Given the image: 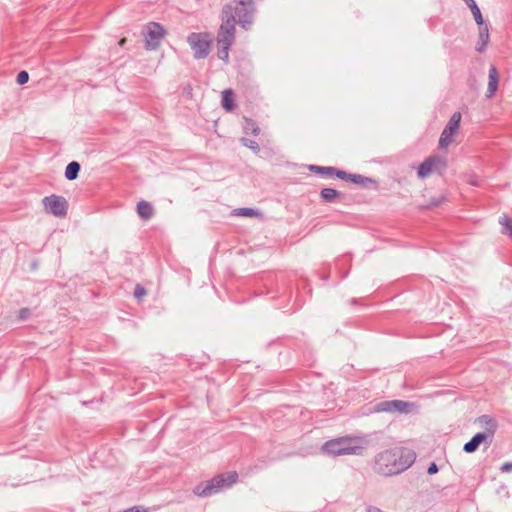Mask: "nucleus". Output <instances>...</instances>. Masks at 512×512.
<instances>
[{
    "mask_svg": "<svg viewBox=\"0 0 512 512\" xmlns=\"http://www.w3.org/2000/svg\"><path fill=\"white\" fill-rule=\"evenodd\" d=\"M416 459L414 451L407 448H392L378 453L374 458L373 470L383 476H392L408 469Z\"/></svg>",
    "mask_w": 512,
    "mask_h": 512,
    "instance_id": "1",
    "label": "nucleus"
},
{
    "mask_svg": "<svg viewBox=\"0 0 512 512\" xmlns=\"http://www.w3.org/2000/svg\"><path fill=\"white\" fill-rule=\"evenodd\" d=\"M238 474L236 472H229L227 477L224 475H217L208 480L205 484L197 485L194 488V494L199 497H210L222 489L229 488L236 482Z\"/></svg>",
    "mask_w": 512,
    "mask_h": 512,
    "instance_id": "2",
    "label": "nucleus"
},
{
    "mask_svg": "<svg viewBox=\"0 0 512 512\" xmlns=\"http://www.w3.org/2000/svg\"><path fill=\"white\" fill-rule=\"evenodd\" d=\"M362 447L357 445L356 441L350 437H340L324 443L322 450L333 456L339 455H359Z\"/></svg>",
    "mask_w": 512,
    "mask_h": 512,
    "instance_id": "3",
    "label": "nucleus"
},
{
    "mask_svg": "<svg viewBox=\"0 0 512 512\" xmlns=\"http://www.w3.org/2000/svg\"><path fill=\"white\" fill-rule=\"evenodd\" d=\"M372 411L389 414H412L417 412V405L414 402L405 400H385L377 402L373 406Z\"/></svg>",
    "mask_w": 512,
    "mask_h": 512,
    "instance_id": "4",
    "label": "nucleus"
},
{
    "mask_svg": "<svg viewBox=\"0 0 512 512\" xmlns=\"http://www.w3.org/2000/svg\"><path fill=\"white\" fill-rule=\"evenodd\" d=\"M212 41L211 35L206 32H192L187 37L196 60L204 59L209 55Z\"/></svg>",
    "mask_w": 512,
    "mask_h": 512,
    "instance_id": "5",
    "label": "nucleus"
},
{
    "mask_svg": "<svg viewBox=\"0 0 512 512\" xmlns=\"http://www.w3.org/2000/svg\"><path fill=\"white\" fill-rule=\"evenodd\" d=\"M234 4L232 6V13L237 23L245 30L250 29L255 11L253 0H234Z\"/></svg>",
    "mask_w": 512,
    "mask_h": 512,
    "instance_id": "6",
    "label": "nucleus"
},
{
    "mask_svg": "<svg viewBox=\"0 0 512 512\" xmlns=\"http://www.w3.org/2000/svg\"><path fill=\"white\" fill-rule=\"evenodd\" d=\"M447 170L446 160L438 155H432L426 158L418 167L417 175L424 179L432 173L444 175Z\"/></svg>",
    "mask_w": 512,
    "mask_h": 512,
    "instance_id": "7",
    "label": "nucleus"
},
{
    "mask_svg": "<svg viewBox=\"0 0 512 512\" xmlns=\"http://www.w3.org/2000/svg\"><path fill=\"white\" fill-rule=\"evenodd\" d=\"M45 210L56 216L64 217L67 214L68 204L64 197L58 195L46 196L42 200Z\"/></svg>",
    "mask_w": 512,
    "mask_h": 512,
    "instance_id": "8",
    "label": "nucleus"
},
{
    "mask_svg": "<svg viewBox=\"0 0 512 512\" xmlns=\"http://www.w3.org/2000/svg\"><path fill=\"white\" fill-rule=\"evenodd\" d=\"M164 35L165 29L161 24L150 22L147 26L146 32L144 33L145 48L148 50L157 49Z\"/></svg>",
    "mask_w": 512,
    "mask_h": 512,
    "instance_id": "9",
    "label": "nucleus"
},
{
    "mask_svg": "<svg viewBox=\"0 0 512 512\" xmlns=\"http://www.w3.org/2000/svg\"><path fill=\"white\" fill-rule=\"evenodd\" d=\"M492 442V437H490L489 433H477L475 434L470 441H468L464 447L463 450L466 453H473L475 452L480 444L486 443L488 446Z\"/></svg>",
    "mask_w": 512,
    "mask_h": 512,
    "instance_id": "10",
    "label": "nucleus"
},
{
    "mask_svg": "<svg viewBox=\"0 0 512 512\" xmlns=\"http://www.w3.org/2000/svg\"><path fill=\"white\" fill-rule=\"evenodd\" d=\"M223 21L219 30L231 32L235 34V23L237 22L232 13V5H226L223 8Z\"/></svg>",
    "mask_w": 512,
    "mask_h": 512,
    "instance_id": "11",
    "label": "nucleus"
},
{
    "mask_svg": "<svg viewBox=\"0 0 512 512\" xmlns=\"http://www.w3.org/2000/svg\"><path fill=\"white\" fill-rule=\"evenodd\" d=\"M478 34V42L475 49L477 52L482 53L485 51L490 39L488 24L479 25Z\"/></svg>",
    "mask_w": 512,
    "mask_h": 512,
    "instance_id": "12",
    "label": "nucleus"
},
{
    "mask_svg": "<svg viewBox=\"0 0 512 512\" xmlns=\"http://www.w3.org/2000/svg\"><path fill=\"white\" fill-rule=\"evenodd\" d=\"M499 83V74L494 65H491L489 68V75H488V87L486 92V97L491 98L495 92L497 91Z\"/></svg>",
    "mask_w": 512,
    "mask_h": 512,
    "instance_id": "13",
    "label": "nucleus"
},
{
    "mask_svg": "<svg viewBox=\"0 0 512 512\" xmlns=\"http://www.w3.org/2000/svg\"><path fill=\"white\" fill-rule=\"evenodd\" d=\"M477 422L485 429L482 433H489L490 437L493 438L497 428L496 421L489 415H482L477 419Z\"/></svg>",
    "mask_w": 512,
    "mask_h": 512,
    "instance_id": "14",
    "label": "nucleus"
},
{
    "mask_svg": "<svg viewBox=\"0 0 512 512\" xmlns=\"http://www.w3.org/2000/svg\"><path fill=\"white\" fill-rule=\"evenodd\" d=\"M137 213L140 218L148 220L153 216L154 209L149 202L142 200L137 204Z\"/></svg>",
    "mask_w": 512,
    "mask_h": 512,
    "instance_id": "15",
    "label": "nucleus"
},
{
    "mask_svg": "<svg viewBox=\"0 0 512 512\" xmlns=\"http://www.w3.org/2000/svg\"><path fill=\"white\" fill-rule=\"evenodd\" d=\"M222 107L230 112L234 109L235 103H234V93L231 89H226L222 92V100H221Z\"/></svg>",
    "mask_w": 512,
    "mask_h": 512,
    "instance_id": "16",
    "label": "nucleus"
},
{
    "mask_svg": "<svg viewBox=\"0 0 512 512\" xmlns=\"http://www.w3.org/2000/svg\"><path fill=\"white\" fill-rule=\"evenodd\" d=\"M81 166L77 161L68 163L65 169V177L67 180H75L80 172Z\"/></svg>",
    "mask_w": 512,
    "mask_h": 512,
    "instance_id": "17",
    "label": "nucleus"
},
{
    "mask_svg": "<svg viewBox=\"0 0 512 512\" xmlns=\"http://www.w3.org/2000/svg\"><path fill=\"white\" fill-rule=\"evenodd\" d=\"M340 195V192L333 188H323L320 191V197L326 203H333Z\"/></svg>",
    "mask_w": 512,
    "mask_h": 512,
    "instance_id": "18",
    "label": "nucleus"
},
{
    "mask_svg": "<svg viewBox=\"0 0 512 512\" xmlns=\"http://www.w3.org/2000/svg\"><path fill=\"white\" fill-rule=\"evenodd\" d=\"M460 121V112H455L452 114V116H450V144L454 141V136L457 134Z\"/></svg>",
    "mask_w": 512,
    "mask_h": 512,
    "instance_id": "19",
    "label": "nucleus"
},
{
    "mask_svg": "<svg viewBox=\"0 0 512 512\" xmlns=\"http://www.w3.org/2000/svg\"><path fill=\"white\" fill-rule=\"evenodd\" d=\"M235 40V34L219 30L217 34V44L232 45Z\"/></svg>",
    "mask_w": 512,
    "mask_h": 512,
    "instance_id": "20",
    "label": "nucleus"
},
{
    "mask_svg": "<svg viewBox=\"0 0 512 512\" xmlns=\"http://www.w3.org/2000/svg\"><path fill=\"white\" fill-rule=\"evenodd\" d=\"M243 129L246 134L251 133L254 136H257L260 133L259 126L256 124L255 121L249 118H244Z\"/></svg>",
    "mask_w": 512,
    "mask_h": 512,
    "instance_id": "21",
    "label": "nucleus"
},
{
    "mask_svg": "<svg viewBox=\"0 0 512 512\" xmlns=\"http://www.w3.org/2000/svg\"><path fill=\"white\" fill-rule=\"evenodd\" d=\"M309 170L317 174L326 175L329 177L334 176L335 167L310 165Z\"/></svg>",
    "mask_w": 512,
    "mask_h": 512,
    "instance_id": "22",
    "label": "nucleus"
},
{
    "mask_svg": "<svg viewBox=\"0 0 512 512\" xmlns=\"http://www.w3.org/2000/svg\"><path fill=\"white\" fill-rule=\"evenodd\" d=\"M351 183L359 185L361 187H367L368 184H376V181L372 178L360 175V174H354L353 178L351 179Z\"/></svg>",
    "mask_w": 512,
    "mask_h": 512,
    "instance_id": "23",
    "label": "nucleus"
},
{
    "mask_svg": "<svg viewBox=\"0 0 512 512\" xmlns=\"http://www.w3.org/2000/svg\"><path fill=\"white\" fill-rule=\"evenodd\" d=\"M499 223L503 227L502 233L512 237V219L506 215H503L499 218Z\"/></svg>",
    "mask_w": 512,
    "mask_h": 512,
    "instance_id": "24",
    "label": "nucleus"
},
{
    "mask_svg": "<svg viewBox=\"0 0 512 512\" xmlns=\"http://www.w3.org/2000/svg\"><path fill=\"white\" fill-rule=\"evenodd\" d=\"M230 47L231 45L218 44L217 57L226 64L229 63Z\"/></svg>",
    "mask_w": 512,
    "mask_h": 512,
    "instance_id": "25",
    "label": "nucleus"
},
{
    "mask_svg": "<svg viewBox=\"0 0 512 512\" xmlns=\"http://www.w3.org/2000/svg\"><path fill=\"white\" fill-rule=\"evenodd\" d=\"M240 142L243 146L251 149L255 153H258L260 151V147H259L258 143L254 140L243 137L240 139Z\"/></svg>",
    "mask_w": 512,
    "mask_h": 512,
    "instance_id": "26",
    "label": "nucleus"
},
{
    "mask_svg": "<svg viewBox=\"0 0 512 512\" xmlns=\"http://www.w3.org/2000/svg\"><path fill=\"white\" fill-rule=\"evenodd\" d=\"M258 212L254 210L253 208H238L235 209V215L237 216H244V217H253L256 216Z\"/></svg>",
    "mask_w": 512,
    "mask_h": 512,
    "instance_id": "27",
    "label": "nucleus"
},
{
    "mask_svg": "<svg viewBox=\"0 0 512 512\" xmlns=\"http://www.w3.org/2000/svg\"><path fill=\"white\" fill-rule=\"evenodd\" d=\"M353 175L354 174L348 173L346 171H343V170H340L337 168H335V171H334V176H336L337 178H339L341 180L347 181V182H351Z\"/></svg>",
    "mask_w": 512,
    "mask_h": 512,
    "instance_id": "28",
    "label": "nucleus"
},
{
    "mask_svg": "<svg viewBox=\"0 0 512 512\" xmlns=\"http://www.w3.org/2000/svg\"><path fill=\"white\" fill-rule=\"evenodd\" d=\"M470 10H471V12H472V14H473V17H474L475 22H476L478 25H483V24H485V23H484V20H483L482 13H481L480 8L478 7V5H476L475 7L473 6Z\"/></svg>",
    "mask_w": 512,
    "mask_h": 512,
    "instance_id": "29",
    "label": "nucleus"
},
{
    "mask_svg": "<svg viewBox=\"0 0 512 512\" xmlns=\"http://www.w3.org/2000/svg\"><path fill=\"white\" fill-rule=\"evenodd\" d=\"M439 145L441 148L446 149L448 147V124L443 128L440 139H439Z\"/></svg>",
    "mask_w": 512,
    "mask_h": 512,
    "instance_id": "30",
    "label": "nucleus"
},
{
    "mask_svg": "<svg viewBox=\"0 0 512 512\" xmlns=\"http://www.w3.org/2000/svg\"><path fill=\"white\" fill-rule=\"evenodd\" d=\"M29 81V74L27 71L22 70L17 74L16 82L19 85L26 84Z\"/></svg>",
    "mask_w": 512,
    "mask_h": 512,
    "instance_id": "31",
    "label": "nucleus"
},
{
    "mask_svg": "<svg viewBox=\"0 0 512 512\" xmlns=\"http://www.w3.org/2000/svg\"><path fill=\"white\" fill-rule=\"evenodd\" d=\"M147 293L146 289L140 285V284H137L135 286V289H134V296L135 298L137 299H141L143 296H145Z\"/></svg>",
    "mask_w": 512,
    "mask_h": 512,
    "instance_id": "32",
    "label": "nucleus"
},
{
    "mask_svg": "<svg viewBox=\"0 0 512 512\" xmlns=\"http://www.w3.org/2000/svg\"><path fill=\"white\" fill-rule=\"evenodd\" d=\"M31 310L29 308H22L19 310L18 319L20 321H25L30 317Z\"/></svg>",
    "mask_w": 512,
    "mask_h": 512,
    "instance_id": "33",
    "label": "nucleus"
},
{
    "mask_svg": "<svg viewBox=\"0 0 512 512\" xmlns=\"http://www.w3.org/2000/svg\"><path fill=\"white\" fill-rule=\"evenodd\" d=\"M122 512H148V509L145 508L144 506L138 505L128 508Z\"/></svg>",
    "mask_w": 512,
    "mask_h": 512,
    "instance_id": "34",
    "label": "nucleus"
},
{
    "mask_svg": "<svg viewBox=\"0 0 512 512\" xmlns=\"http://www.w3.org/2000/svg\"><path fill=\"white\" fill-rule=\"evenodd\" d=\"M439 470L438 466L436 463L432 462L429 467H428V474H435L437 473Z\"/></svg>",
    "mask_w": 512,
    "mask_h": 512,
    "instance_id": "35",
    "label": "nucleus"
},
{
    "mask_svg": "<svg viewBox=\"0 0 512 512\" xmlns=\"http://www.w3.org/2000/svg\"><path fill=\"white\" fill-rule=\"evenodd\" d=\"M502 472H510L512 471V462H506L501 466Z\"/></svg>",
    "mask_w": 512,
    "mask_h": 512,
    "instance_id": "36",
    "label": "nucleus"
},
{
    "mask_svg": "<svg viewBox=\"0 0 512 512\" xmlns=\"http://www.w3.org/2000/svg\"><path fill=\"white\" fill-rule=\"evenodd\" d=\"M464 2L466 3V5L471 9L473 6L475 7L477 4L475 2V0H464Z\"/></svg>",
    "mask_w": 512,
    "mask_h": 512,
    "instance_id": "37",
    "label": "nucleus"
},
{
    "mask_svg": "<svg viewBox=\"0 0 512 512\" xmlns=\"http://www.w3.org/2000/svg\"><path fill=\"white\" fill-rule=\"evenodd\" d=\"M368 512H382V511L379 508L370 507V508H368Z\"/></svg>",
    "mask_w": 512,
    "mask_h": 512,
    "instance_id": "38",
    "label": "nucleus"
},
{
    "mask_svg": "<svg viewBox=\"0 0 512 512\" xmlns=\"http://www.w3.org/2000/svg\"><path fill=\"white\" fill-rule=\"evenodd\" d=\"M124 42H125V39H122V40L120 41V45L122 46V45L124 44Z\"/></svg>",
    "mask_w": 512,
    "mask_h": 512,
    "instance_id": "39",
    "label": "nucleus"
}]
</instances>
